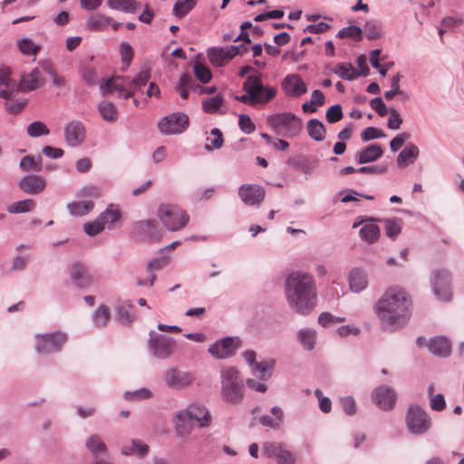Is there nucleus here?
Returning a JSON list of instances; mask_svg holds the SVG:
<instances>
[{
    "mask_svg": "<svg viewBox=\"0 0 464 464\" xmlns=\"http://www.w3.org/2000/svg\"><path fill=\"white\" fill-rule=\"evenodd\" d=\"M411 305V300L403 289L391 287L376 302L374 313L384 330L395 332L408 324Z\"/></svg>",
    "mask_w": 464,
    "mask_h": 464,
    "instance_id": "f257e3e1",
    "label": "nucleus"
},
{
    "mask_svg": "<svg viewBox=\"0 0 464 464\" xmlns=\"http://www.w3.org/2000/svg\"><path fill=\"white\" fill-rule=\"evenodd\" d=\"M285 295L288 307L299 315H308L316 306L317 288L312 275L295 271L285 280Z\"/></svg>",
    "mask_w": 464,
    "mask_h": 464,
    "instance_id": "f03ea898",
    "label": "nucleus"
},
{
    "mask_svg": "<svg viewBox=\"0 0 464 464\" xmlns=\"http://www.w3.org/2000/svg\"><path fill=\"white\" fill-rule=\"evenodd\" d=\"M221 395L231 404H239L244 398V382L238 370L234 366H225L220 371Z\"/></svg>",
    "mask_w": 464,
    "mask_h": 464,
    "instance_id": "7ed1b4c3",
    "label": "nucleus"
},
{
    "mask_svg": "<svg viewBox=\"0 0 464 464\" xmlns=\"http://www.w3.org/2000/svg\"><path fill=\"white\" fill-rule=\"evenodd\" d=\"M404 421L408 432L412 436H422L432 428V420L429 412L416 403L408 406Z\"/></svg>",
    "mask_w": 464,
    "mask_h": 464,
    "instance_id": "20e7f679",
    "label": "nucleus"
},
{
    "mask_svg": "<svg viewBox=\"0 0 464 464\" xmlns=\"http://www.w3.org/2000/svg\"><path fill=\"white\" fill-rule=\"evenodd\" d=\"M266 122L275 133L286 138L297 136L303 129L302 121L292 112L269 115L266 119Z\"/></svg>",
    "mask_w": 464,
    "mask_h": 464,
    "instance_id": "39448f33",
    "label": "nucleus"
},
{
    "mask_svg": "<svg viewBox=\"0 0 464 464\" xmlns=\"http://www.w3.org/2000/svg\"><path fill=\"white\" fill-rule=\"evenodd\" d=\"M158 216L167 229L178 231L188 222L189 217L178 206L162 205L159 208Z\"/></svg>",
    "mask_w": 464,
    "mask_h": 464,
    "instance_id": "423d86ee",
    "label": "nucleus"
},
{
    "mask_svg": "<svg viewBox=\"0 0 464 464\" xmlns=\"http://www.w3.org/2000/svg\"><path fill=\"white\" fill-rule=\"evenodd\" d=\"M148 347L150 353L160 360L169 358L176 347V342L172 337L150 331Z\"/></svg>",
    "mask_w": 464,
    "mask_h": 464,
    "instance_id": "0eeeda50",
    "label": "nucleus"
},
{
    "mask_svg": "<svg viewBox=\"0 0 464 464\" xmlns=\"http://www.w3.org/2000/svg\"><path fill=\"white\" fill-rule=\"evenodd\" d=\"M164 384L172 390H184L196 380L193 372L183 371L178 367H169L162 374Z\"/></svg>",
    "mask_w": 464,
    "mask_h": 464,
    "instance_id": "6e6552de",
    "label": "nucleus"
},
{
    "mask_svg": "<svg viewBox=\"0 0 464 464\" xmlns=\"http://www.w3.org/2000/svg\"><path fill=\"white\" fill-rule=\"evenodd\" d=\"M67 335L61 332L36 335L35 350L40 354L60 352Z\"/></svg>",
    "mask_w": 464,
    "mask_h": 464,
    "instance_id": "1a4fd4ad",
    "label": "nucleus"
},
{
    "mask_svg": "<svg viewBox=\"0 0 464 464\" xmlns=\"http://www.w3.org/2000/svg\"><path fill=\"white\" fill-rule=\"evenodd\" d=\"M253 89L256 96L255 105H266L276 95L275 87H266L263 84L260 77L256 75L248 76L243 83L242 89Z\"/></svg>",
    "mask_w": 464,
    "mask_h": 464,
    "instance_id": "9d476101",
    "label": "nucleus"
},
{
    "mask_svg": "<svg viewBox=\"0 0 464 464\" xmlns=\"http://www.w3.org/2000/svg\"><path fill=\"white\" fill-rule=\"evenodd\" d=\"M241 343L237 336L224 337L211 344L208 352L216 359H227L236 354L237 349L241 347Z\"/></svg>",
    "mask_w": 464,
    "mask_h": 464,
    "instance_id": "9b49d317",
    "label": "nucleus"
},
{
    "mask_svg": "<svg viewBox=\"0 0 464 464\" xmlns=\"http://www.w3.org/2000/svg\"><path fill=\"white\" fill-rule=\"evenodd\" d=\"M188 126V117L183 112H174L165 116L158 123L159 130L165 135L180 134Z\"/></svg>",
    "mask_w": 464,
    "mask_h": 464,
    "instance_id": "f8f14e48",
    "label": "nucleus"
},
{
    "mask_svg": "<svg viewBox=\"0 0 464 464\" xmlns=\"http://www.w3.org/2000/svg\"><path fill=\"white\" fill-rule=\"evenodd\" d=\"M371 398L380 410L390 411L396 405L397 392L391 386L382 384L372 392Z\"/></svg>",
    "mask_w": 464,
    "mask_h": 464,
    "instance_id": "ddd939ff",
    "label": "nucleus"
},
{
    "mask_svg": "<svg viewBox=\"0 0 464 464\" xmlns=\"http://www.w3.org/2000/svg\"><path fill=\"white\" fill-rule=\"evenodd\" d=\"M451 274L446 269L434 272L432 279L433 293L439 300L449 302L451 300Z\"/></svg>",
    "mask_w": 464,
    "mask_h": 464,
    "instance_id": "4468645a",
    "label": "nucleus"
},
{
    "mask_svg": "<svg viewBox=\"0 0 464 464\" xmlns=\"http://www.w3.org/2000/svg\"><path fill=\"white\" fill-rule=\"evenodd\" d=\"M262 453L268 459H274L277 464H295V455L280 442L266 441L262 445Z\"/></svg>",
    "mask_w": 464,
    "mask_h": 464,
    "instance_id": "2eb2a0df",
    "label": "nucleus"
},
{
    "mask_svg": "<svg viewBox=\"0 0 464 464\" xmlns=\"http://www.w3.org/2000/svg\"><path fill=\"white\" fill-rule=\"evenodd\" d=\"M193 423H197L199 428H208L212 423V416L208 409L201 403L194 402L188 404L183 409Z\"/></svg>",
    "mask_w": 464,
    "mask_h": 464,
    "instance_id": "dca6fc26",
    "label": "nucleus"
},
{
    "mask_svg": "<svg viewBox=\"0 0 464 464\" xmlns=\"http://www.w3.org/2000/svg\"><path fill=\"white\" fill-rule=\"evenodd\" d=\"M265 195V188L256 184H244L238 188L240 199L248 206H259Z\"/></svg>",
    "mask_w": 464,
    "mask_h": 464,
    "instance_id": "f3484780",
    "label": "nucleus"
},
{
    "mask_svg": "<svg viewBox=\"0 0 464 464\" xmlns=\"http://www.w3.org/2000/svg\"><path fill=\"white\" fill-rule=\"evenodd\" d=\"M85 134V127L79 121H72L64 127V140L69 147L75 148L83 144Z\"/></svg>",
    "mask_w": 464,
    "mask_h": 464,
    "instance_id": "a211bd4d",
    "label": "nucleus"
},
{
    "mask_svg": "<svg viewBox=\"0 0 464 464\" xmlns=\"http://www.w3.org/2000/svg\"><path fill=\"white\" fill-rule=\"evenodd\" d=\"M172 423L177 437L181 439H188L194 429V423L183 409L175 412Z\"/></svg>",
    "mask_w": 464,
    "mask_h": 464,
    "instance_id": "6ab92c4d",
    "label": "nucleus"
},
{
    "mask_svg": "<svg viewBox=\"0 0 464 464\" xmlns=\"http://www.w3.org/2000/svg\"><path fill=\"white\" fill-rule=\"evenodd\" d=\"M282 89L287 96L299 97L307 92L305 82L299 74L286 75L282 81Z\"/></svg>",
    "mask_w": 464,
    "mask_h": 464,
    "instance_id": "aec40b11",
    "label": "nucleus"
},
{
    "mask_svg": "<svg viewBox=\"0 0 464 464\" xmlns=\"http://www.w3.org/2000/svg\"><path fill=\"white\" fill-rule=\"evenodd\" d=\"M45 83L44 78L42 76L41 70L39 68L33 69L28 73H23L20 77L19 86L16 91L30 92L36 90Z\"/></svg>",
    "mask_w": 464,
    "mask_h": 464,
    "instance_id": "412c9836",
    "label": "nucleus"
},
{
    "mask_svg": "<svg viewBox=\"0 0 464 464\" xmlns=\"http://www.w3.org/2000/svg\"><path fill=\"white\" fill-rule=\"evenodd\" d=\"M236 47H210L208 49V57L209 62L217 66L222 67L228 61L236 56Z\"/></svg>",
    "mask_w": 464,
    "mask_h": 464,
    "instance_id": "4be33fe9",
    "label": "nucleus"
},
{
    "mask_svg": "<svg viewBox=\"0 0 464 464\" xmlns=\"http://www.w3.org/2000/svg\"><path fill=\"white\" fill-rule=\"evenodd\" d=\"M45 179L38 175H28L19 182V188L26 194L36 195L45 188Z\"/></svg>",
    "mask_w": 464,
    "mask_h": 464,
    "instance_id": "5701e85b",
    "label": "nucleus"
},
{
    "mask_svg": "<svg viewBox=\"0 0 464 464\" xmlns=\"http://www.w3.org/2000/svg\"><path fill=\"white\" fill-rule=\"evenodd\" d=\"M348 282L352 292L361 293L368 286V274L364 269L355 267L351 270Z\"/></svg>",
    "mask_w": 464,
    "mask_h": 464,
    "instance_id": "b1692460",
    "label": "nucleus"
},
{
    "mask_svg": "<svg viewBox=\"0 0 464 464\" xmlns=\"http://www.w3.org/2000/svg\"><path fill=\"white\" fill-rule=\"evenodd\" d=\"M135 231L141 237L148 239H159L160 237V229L155 220H140L134 224Z\"/></svg>",
    "mask_w": 464,
    "mask_h": 464,
    "instance_id": "393cba45",
    "label": "nucleus"
},
{
    "mask_svg": "<svg viewBox=\"0 0 464 464\" xmlns=\"http://www.w3.org/2000/svg\"><path fill=\"white\" fill-rule=\"evenodd\" d=\"M429 351L439 357H447L451 352L450 342L443 336H436L428 342Z\"/></svg>",
    "mask_w": 464,
    "mask_h": 464,
    "instance_id": "a878e982",
    "label": "nucleus"
},
{
    "mask_svg": "<svg viewBox=\"0 0 464 464\" xmlns=\"http://www.w3.org/2000/svg\"><path fill=\"white\" fill-rule=\"evenodd\" d=\"M85 448L95 458L108 455V448L98 434H92L86 439Z\"/></svg>",
    "mask_w": 464,
    "mask_h": 464,
    "instance_id": "bb28decb",
    "label": "nucleus"
},
{
    "mask_svg": "<svg viewBox=\"0 0 464 464\" xmlns=\"http://www.w3.org/2000/svg\"><path fill=\"white\" fill-rule=\"evenodd\" d=\"M71 278L72 282L82 289L88 287L92 284V278L86 267L82 264H74L72 267Z\"/></svg>",
    "mask_w": 464,
    "mask_h": 464,
    "instance_id": "cd10ccee",
    "label": "nucleus"
},
{
    "mask_svg": "<svg viewBox=\"0 0 464 464\" xmlns=\"http://www.w3.org/2000/svg\"><path fill=\"white\" fill-rule=\"evenodd\" d=\"M134 304L130 300L123 301L115 306L116 320L125 325H130L135 321V316L130 313Z\"/></svg>",
    "mask_w": 464,
    "mask_h": 464,
    "instance_id": "c85d7f7f",
    "label": "nucleus"
},
{
    "mask_svg": "<svg viewBox=\"0 0 464 464\" xmlns=\"http://www.w3.org/2000/svg\"><path fill=\"white\" fill-rule=\"evenodd\" d=\"M419 154L420 150L417 145L413 143L407 144L397 157L398 166L400 168H404L410 164L414 163Z\"/></svg>",
    "mask_w": 464,
    "mask_h": 464,
    "instance_id": "c756f323",
    "label": "nucleus"
},
{
    "mask_svg": "<svg viewBox=\"0 0 464 464\" xmlns=\"http://www.w3.org/2000/svg\"><path fill=\"white\" fill-rule=\"evenodd\" d=\"M121 452L124 456L134 455L139 458H143L149 452V446L140 440H132L121 446Z\"/></svg>",
    "mask_w": 464,
    "mask_h": 464,
    "instance_id": "7c9ffc66",
    "label": "nucleus"
},
{
    "mask_svg": "<svg viewBox=\"0 0 464 464\" xmlns=\"http://www.w3.org/2000/svg\"><path fill=\"white\" fill-rule=\"evenodd\" d=\"M12 83L11 69L8 66L3 65L0 67V86H5V89L0 90V97L5 100L12 99L14 96L16 89L9 90Z\"/></svg>",
    "mask_w": 464,
    "mask_h": 464,
    "instance_id": "2f4dec72",
    "label": "nucleus"
},
{
    "mask_svg": "<svg viewBox=\"0 0 464 464\" xmlns=\"http://www.w3.org/2000/svg\"><path fill=\"white\" fill-rule=\"evenodd\" d=\"M383 154V150L379 144H371L362 150L357 156L359 164L369 163L377 160Z\"/></svg>",
    "mask_w": 464,
    "mask_h": 464,
    "instance_id": "473e14b6",
    "label": "nucleus"
},
{
    "mask_svg": "<svg viewBox=\"0 0 464 464\" xmlns=\"http://www.w3.org/2000/svg\"><path fill=\"white\" fill-rule=\"evenodd\" d=\"M317 333L313 328H302L296 333V340L306 351L314 350L316 343Z\"/></svg>",
    "mask_w": 464,
    "mask_h": 464,
    "instance_id": "72a5a7b5",
    "label": "nucleus"
},
{
    "mask_svg": "<svg viewBox=\"0 0 464 464\" xmlns=\"http://www.w3.org/2000/svg\"><path fill=\"white\" fill-rule=\"evenodd\" d=\"M271 413L273 415H262L259 417L258 421L261 425L265 427H269L273 430H278L281 426V422L283 420V411L278 406H274L271 408Z\"/></svg>",
    "mask_w": 464,
    "mask_h": 464,
    "instance_id": "f704fd0d",
    "label": "nucleus"
},
{
    "mask_svg": "<svg viewBox=\"0 0 464 464\" xmlns=\"http://www.w3.org/2000/svg\"><path fill=\"white\" fill-rule=\"evenodd\" d=\"M276 364L275 359H268L262 362H257L252 368L251 372L259 379L267 380L272 376L273 369Z\"/></svg>",
    "mask_w": 464,
    "mask_h": 464,
    "instance_id": "c9c22d12",
    "label": "nucleus"
},
{
    "mask_svg": "<svg viewBox=\"0 0 464 464\" xmlns=\"http://www.w3.org/2000/svg\"><path fill=\"white\" fill-rule=\"evenodd\" d=\"M306 130L309 137L315 141H323L326 136V130L324 123L317 119H311L306 123Z\"/></svg>",
    "mask_w": 464,
    "mask_h": 464,
    "instance_id": "e433bc0d",
    "label": "nucleus"
},
{
    "mask_svg": "<svg viewBox=\"0 0 464 464\" xmlns=\"http://www.w3.org/2000/svg\"><path fill=\"white\" fill-rule=\"evenodd\" d=\"M129 76H118L114 79H108L104 83L100 86L101 92L103 96H107L112 91L122 92L124 91L123 83L129 82Z\"/></svg>",
    "mask_w": 464,
    "mask_h": 464,
    "instance_id": "4c0bfd02",
    "label": "nucleus"
},
{
    "mask_svg": "<svg viewBox=\"0 0 464 464\" xmlns=\"http://www.w3.org/2000/svg\"><path fill=\"white\" fill-rule=\"evenodd\" d=\"M99 216L104 227L107 225L109 229H112L114 227L113 224L121 219V213L117 207L110 204Z\"/></svg>",
    "mask_w": 464,
    "mask_h": 464,
    "instance_id": "58836bf2",
    "label": "nucleus"
},
{
    "mask_svg": "<svg viewBox=\"0 0 464 464\" xmlns=\"http://www.w3.org/2000/svg\"><path fill=\"white\" fill-rule=\"evenodd\" d=\"M19 166L24 171L40 172L43 169V158L40 155H27L21 160Z\"/></svg>",
    "mask_w": 464,
    "mask_h": 464,
    "instance_id": "ea45409f",
    "label": "nucleus"
},
{
    "mask_svg": "<svg viewBox=\"0 0 464 464\" xmlns=\"http://www.w3.org/2000/svg\"><path fill=\"white\" fill-rule=\"evenodd\" d=\"M372 218H370V223H366L360 229V237L365 242L372 244L374 243L380 237L379 227L372 223Z\"/></svg>",
    "mask_w": 464,
    "mask_h": 464,
    "instance_id": "a19ab883",
    "label": "nucleus"
},
{
    "mask_svg": "<svg viewBox=\"0 0 464 464\" xmlns=\"http://www.w3.org/2000/svg\"><path fill=\"white\" fill-rule=\"evenodd\" d=\"M107 5L111 9L129 14H134L140 6L135 0H107Z\"/></svg>",
    "mask_w": 464,
    "mask_h": 464,
    "instance_id": "79ce46f5",
    "label": "nucleus"
},
{
    "mask_svg": "<svg viewBox=\"0 0 464 464\" xmlns=\"http://www.w3.org/2000/svg\"><path fill=\"white\" fill-rule=\"evenodd\" d=\"M93 202L90 200L76 201L67 205V208L70 214L77 217H82L88 214L93 209Z\"/></svg>",
    "mask_w": 464,
    "mask_h": 464,
    "instance_id": "37998d69",
    "label": "nucleus"
},
{
    "mask_svg": "<svg viewBox=\"0 0 464 464\" xmlns=\"http://www.w3.org/2000/svg\"><path fill=\"white\" fill-rule=\"evenodd\" d=\"M197 5V0H177L173 6L172 14L182 18L188 14Z\"/></svg>",
    "mask_w": 464,
    "mask_h": 464,
    "instance_id": "c03bdc74",
    "label": "nucleus"
},
{
    "mask_svg": "<svg viewBox=\"0 0 464 464\" xmlns=\"http://www.w3.org/2000/svg\"><path fill=\"white\" fill-rule=\"evenodd\" d=\"M111 313L108 306L104 304H101L98 306L96 311L93 314L92 321L93 324L98 328H103L107 325L108 321L110 320Z\"/></svg>",
    "mask_w": 464,
    "mask_h": 464,
    "instance_id": "a18cd8bd",
    "label": "nucleus"
},
{
    "mask_svg": "<svg viewBox=\"0 0 464 464\" xmlns=\"http://www.w3.org/2000/svg\"><path fill=\"white\" fill-rule=\"evenodd\" d=\"M333 72L346 81H353L357 78L356 71L351 63H340L335 66Z\"/></svg>",
    "mask_w": 464,
    "mask_h": 464,
    "instance_id": "49530a36",
    "label": "nucleus"
},
{
    "mask_svg": "<svg viewBox=\"0 0 464 464\" xmlns=\"http://www.w3.org/2000/svg\"><path fill=\"white\" fill-rule=\"evenodd\" d=\"M99 112L102 118L108 121H115L118 118V111L114 104L111 102H102L99 106Z\"/></svg>",
    "mask_w": 464,
    "mask_h": 464,
    "instance_id": "de8ad7c7",
    "label": "nucleus"
},
{
    "mask_svg": "<svg viewBox=\"0 0 464 464\" xmlns=\"http://www.w3.org/2000/svg\"><path fill=\"white\" fill-rule=\"evenodd\" d=\"M34 207V200L28 198L9 205L7 207V211L11 214L26 213L32 211Z\"/></svg>",
    "mask_w": 464,
    "mask_h": 464,
    "instance_id": "09e8293b",
    "label": "nucleus"
},
{
    "mask_svg": "<svg viewBox=\"0 0 464 464\" xmlns=\"http://www.w3.org/2000/svg\"><path fill=\"white\" fill-rule=\"evenodd\" d=\"M362 29L357 25H349L338 31L336 37L338 38H351L355 42H360L362 39Z\"/></svg>",
    "mask_w": 464,
    "mask_h": 464,
    "instance_id": "8fccbe9b",
    "label": "nucleus"
},
{
    "mask_svg": "<svg viewBox=\"0 0 464 464\" xmlns=\"http://www.w3.org/2000/svg\"><path fill=\"white\" fill-rule=\"evenodd\" d=\"M111 21L112 20L110 17L101 14H95L88 19L87 26L91 30H102L108 26Z\"/></svg>",
    "mask_w": 464,
    "mask_h": 464,
    "instance_id": "3c124183",
    "label": "nucleus"
},
{
    "mask_svg": "<svg viewBox=\"0 0 464 464\" xmlns=\"http://www.w3.org/2000/svg\"><path fill=\"white\" fill-rule=\"evenodd\" d=\"M18 50L24 55H36L41 47L31 39L24 38L17 42Z\"/></svg>",
    "mask_w": 464,
    "mask_h": 464,
    "instance_id": "603ef678",
    "label": "nucleus"
},
{
    "mask_svg": "<svg viewBox=\"0 0 464 464\" xmlns=\"http://www.w3.org/2000/svg\"><path fill=\"white\" fill-rule=\"evenodd\" d=\"M363 31L369 40L378 39L382 35L381 24L376 20L366 21L363 26Z\"/></svg>",
    "mask_w": 464,
    "mask_h": 464,
    "instance_id": "864d4df0",
    "label": "nucleus"
},
{
    "mask_svg": "<svg viewBox=\"0 0 464 464\" xmlns=\"http://www.w3.org/2000/svg\"><path fill=\"white\" fill-rule=\"evenodd\" d=\"M42 69L45 73H47L51 77L52 82L54 86L64 87L66 85V80L54 71L53 65L50 63H43Z\"/></svg>",
    "mask_w": 464,
    "mask_h": 464,
    "instance_id": "5fc2aeb1",
    "label": "nucleus"
},
{
    "mask_svg": "<svg viewBox=\"0 0 464 464\" xmlns=\"http://www.w3.org/2000/svg\"><path fill=\"white\" fill-rule=\"evenodd\" d=\"M195 77L202 83H208L212 79L209 68L201 63L197 62L193 66Z\"/></svg>",
    "mask_w": 464,
    "mask_h": 464,
    "instance_id": "6e6d98bb",
    "label": "nucleus"
},
{
    "mask_svg": "<svg viewBox=\"0 0 464 464\" xmlns=\"http://www.w3.org/2000/svg\"><path fill=\"white\" fill-rule=\"evenodd\" d=\"M223 104V97L218 94L208 98L202 102V109L207 113H215Z\"/></svg>",
    "mask_w": 464,
    "mask_h": 464,
    "instance_id": "4d7b16f0",
    "label": "nucleus"
},
{
    "mask_svg": "<svg viewBox=\"0 0 464 464\" xmlns=\"http://www.w3.org/2000/svg\"><path fill=\"white\" fill-rule=\"evenodd\" d=\"M150 78V72L149 70L140 72L130 82V88L135 91H140L143 86L147 84Z\"/></svg>",
    "mask_w": 464,
    "mask_h": 464,
    "instance_id": "13d9d810",
    "label": "nucleus"
},
{
    "mask_svg": "<svg viewBox=\"0 0 464 464\" xmlns=\"http://www.w3.org/2000/svg\"><path fill=\"white\" fill-rule=\"evenodd\" d=\"M385 234L388 237L394 239L401 230L400 219L388 218L384 220Z\"/></svg>",
    "mask_w": 464,
    "mask_h": 464,
    "instance_id": "bf43d9fd",
    "label": "nucleus"
},
{
    "mask_svg": "<svg viewBox=\"0 0 464 464\" xmlns=\"http://www.w3.org/2000/svg\"><path fill=\"white\" fill-rule=\"evenodd\" d=\"M50 133L47 126L42 121H34L27 127V134L32 138L47 135Z\"/></svg>",
    "mask_w": 464,
    "mask_h": 464,
    "instance_id": "052dcab7",
    "label": "nucleus"
},
{
    "mask_svg": "<svg viewBox=\"0 0 464 464\" xmlns=\"http://www.w3.org/2000/svg\"><path fill=\"white\" fill-rule=\"evenodd\" d=\"M401 74L398 72L394 75L391 80V90L384 92V98L387 101H391L397 94H405L404 92H401L400 89V81L401 79Z\"/></svg>",
    "mask_w": 464,
    "mask_h": 464,
    "instance_id": "680f3d73",
    "label": "nucleus"
},
{
    "mask_svg": "<svg viewBox=\"0 0 464 464\" xmlns=\"http://www.w3.org/2000/svg\"><path fill=\"white\" fill-rule=\"evenodd\" d=\"M121 55V63L124 65L122 70H126L133 58V50L131 45L129 43L123 42L120 46Z\"/></svg>",
    "mask_w": 464,
    "mask_h": 464,
    "instance_id": "e2e57ef3",
    "label": "nucleus"
},
{
    "mask_svg": "<svg viewBox=\"0 0 464 464\" xmlns=\"http://www.w3.org/2000/svg\"><path fill=\"white\" fill-rule=\"evenodd\" d=\"M102 220L100 219V216L93 220L92 222H88L83 225V230L84 232L90 236L94 237L101 233L104 229V225L102 222Z\"/></svg>",
    "mask_w": 464,
    "mask_h": 464,
    "instance_id": "0e129e2a",
    "label": "nucleus"
},
{
    "mask_svg": "<svg viewBox=\"0 0 464 464\" xmlns=\"http://www.w3.org/2000/svg\"><path fill=\"white\" fill-rule=\"evenodd\" d=\"M343 117L342 106L340 104L332 105L325 113L326 121L329 123H335L341 121Z\"/></svg>",
    "mask_w": 464,
    "mask_h": 464,
    "instance_id": "69168bd1",
    "label": "nucleus"
},
{
    "mask_svg": "<svg viewBox=\"0 0 464 464\" xmlns=\"http://www.w3.org/2000/svg\"><path fill=\"white\" fill-rule=\"evenodd\" d=\"M384 137L385 133L375 127H367L361 133V139L364 142Z\"/></svg>",
    "mask_w": 464,
    "mask_h": 464,
    "instance_id": "338daca9",
    "label": "nucleus"
},
{
    "mask_svg": "<svg viewBox=\"0 0 464 464\" xmlns=\"http://www.w3.org/2000/svg\"><path fill=\"white\" fill-rule=\"evenodd\" d=\"M82 79L89 85H95L97 83L96 70L89 65L83 66L80 71Z\"/></svg>",
    "mask_w": 464,
    "mask_h": 464,
    "instance_id": "774afa93",
    "label": "nucleus"
}]
</instances>
